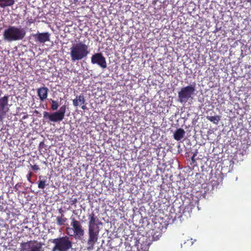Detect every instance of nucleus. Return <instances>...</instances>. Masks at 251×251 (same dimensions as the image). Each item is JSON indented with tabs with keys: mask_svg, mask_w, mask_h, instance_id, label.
Masks as SVG:
<instances>
[{
	"mask_svg": "<svg viewBox=\"0 0 251 251\" xmlns=\"http://www.w3.org/2000/svg\"><path fill=\"white\" fill-rule=\"evenodd\" d=\"M88 240L87 244L89 246L88 249L92 250L95 244L97 242L100 232L99 226L102 223L99 220L98 217L94 212H92L88 216Z\"/></svg>",
	"mask_w": 251,
	"mask_h": 251,
	"instance_id": "f257e3e1",
	"label": "nucleus"
},
{
	"mask_svg": "<svg viewBox=\"0 0 251 251\" xmlns=\"http://www.w3.org/2000/svg\"><path fill=\"white\" fill-rule=\"evenodd\" d=\"M26 35V30L20 26L9 25L3 32V39L7 42L23 40Z\"/></svg>",
	"mask_w": 251,
	"mask_h": 251,
	"instance_id": "f03ea898",
	"label": "nucleus"
},
{
	"mask_svg": "<svg viewBox=\"0 0 251 251\" xmlns=\"http://www.w3.org/2000/svg\"><path fill=\"white\" fill-rule=\"evenodd\" d=\"M70 51L71 59L74 62L85 58L90 52L89 46L82 42L74 44Z\"/></svg>",
	"mask_w": 251,
	"mask_h": 251,
	"instance_id": "7ed1b4c3",
	"label": "nucleus"
},
{
	"mask_svg": "<svg viewBox=\"0 0 251 251\" xmlns=\"http://www.w3.org/2000/svg\"><path fill=\"white\" fill-rule=\"evenodd\" d=\"M71 226L66 228V233L69 236L80 239L84 235V229L80 221L75 217H71Z\"/></svg>",
	"mask_w": 251,
	"mask_h": 251,
	"instance_id": "20e7f679",
	"label": "nucleus"
},
{
	"mask_svg": "<svg viewBox=\"0 0 251 251\" xmlns=\"http://www.w3.org/2000/svg\"><path fill=\"white\" fill-rule=\"evenodd\" d=\"M51 242L54 244L51 251H69L73 246L70 237L67 235L53 239Z\"/></svg>",
	"mask_w": 251,
	"mask_h": 251,
	"instance_id": "39448f33",
	"label": "nucleus"
},
{
	"mask_svg": "<svg viewBox=\"0 0 251 251\" xmlns=\"http://www.w3.org/2000/svg\"><path fill=\"white\" fill-rule=\"evenodd\" d=\"M195 85L191 84L181 88L178 93V100L181 103H185L192 99V95L195 92Z\"/></svg>",
	"mask_w": 251,
	"mask_h": 251,
	"instance_id": "423d86ee",
	"label": "nucleus"
},
{
	"mask_svg": "<svg viewBox=\"0 0 251 251\" xmlns=\"http://www.w3.org/2000/svg\"><path fill=\"white\" fill-rule=\"evenodd\" d=\"M66 110V106L64 105L60 107L58 111L55 112L49 113L44 111L43 112V117L45 119H48L50 122H60L64 118Z\"/></svg>",
	"mask_w": 251,
	"mask_h": 251,
	"instance_id": "0eeeda50",
	"label": "nucleus"
},
{
	"mask_svg": "<svg viewBox=\"0 0 251 251\" xmlns=\"http://www.w3.org/2000/svg\"><path fill=\"white\" fill-rule=\"evenodd\" d=\"M42 245L35 240H31L21 244V251H41Z\"/></svg>",
	"mask_w": 251,
	"mask_h": 251,
	"instance_id": "6e6552de",
	"label": "nucleus"
},
{
	"mask_svg": "<svg viewBox=\"0 0 251 251\" xmlns=\"http://www.w3.org/2000/svg\"><path fill=\"white\" fill-rule=\"evenodd\" d=\"M9 96L6 95L0 98V122H2L6 113L8 111L7 107Z\"/></svg>",
	"mask_w": 251,
	"mask_h": 251,
	"instance_id": "1a4fd4ad",
	"label": "nucleus"
},
{
	"mask_svg": "<svg viewBox=\"0 0 251 251\" xmlns=\"http://www.w3.org/2000/svg\"><path fill=\"white\" fill-rule=\"evenodd\" d=\"M32 36L37 43H44L50 41V34L49 32L37 33Z\"/></svg>",
	"mask_w": 251,
	"mask_h": 251,
	"instance_id": "9d476101",
	"label": "nucleus"
},
{
	"mask_svg": "<svg viewBox=\"0 0 251 251\" xmlns=\"http://www.w3.org/2000/svg\"><path fill=\"white\" fill-rule=\"evenodd\" d=\"M48 92L49 89L46 87H42L38 89V96L41 101H43L47 98Z\"/></svg>",
	"mask_w": 251,
	"mask_h": 251,
	"instance_id": "9b49d317",
	"label": "nucleus"
},
{
	"mask_svg": "<svg viewBox=\"0 0 251 251\" xmlns=\"http://www.w3.org/2000/svg\"><path fill=\"white\" fill-rule=\"evenodd\" d=\"M91 63H106V61L101 53H97L92 55Z\"/></svg>",
	"mask_w": 251,
	"mask_h": 251,
	"instance_id": "f8f14e48",
	"label": "nucleus"
},
{
	"mask_svg": "<svg viewBox=\"0 0 251 251\" xmlns=\"http://www.w3.org/2000/svg\"><path fill=\"white\" fill-rule=\"evenodd\" d=\"M85 102V99L83 94L76 96L75 99L73 100V105L75 107L84 104Z\"/></svg>",
	"mask_w": 251,
	"mask_h": 251,
	"instance_id": "ddd939ff",
	"label": "nucleus"
},
{
	"mask_svg": "<svg viewBox=\"0 0 251 251\" xmlns=\"http://www.w3.org/2000/svg\"><path fill=\"white\" fill-rule=\"evenodd\" d=\"M185 131L182 128L177 129L174 134V138L177 141L180 140L185 135Z\"/></svg>",
	"mask_w": 251,
	"mask_h": 251,
	"instance_id": "4468645a",
	"label": "nucleus"
},
{
	"mask_svg": "<svg viewBox=\"0 0 251 251\" xmlns=\"http://www.w3.org/2000/svg\"><path fill=\"white\" fill-rule=\"evenodd\" d=\"M16 0H0V8H5L13 6Z\"/></svg>",
	"mask_w": 251,
	"mask_h": 251,
	"instance_id": "2eb2a0df",
	"label": "nucleus"
},
{
	"mask_svg": "<svg viewBox=\"0 0 251 251\" xmlns=\"http://www.w3.org/2000/svg\"><path fill=\"white\" fill-rule=\"evenodd\" d=\"M39 180L38 182V187L39 189H43L45 188L47 184V179L43 178L42 176L39 177Z\"/></svg>",
	"mask_w": 251,
	"mask_h": 251,
	"instance_id": "dca6fc26",
	"label": "nucleus"
},
{
	"mask_svg": "<svg viewBox=\"0 0 251 251\" xmlns=\"http://www.w3.org/2000/svg\"><path fill=\"white\" fill-rule=\"evenodd\" d=\"M67 221V219L63 214H62L60 216H58L56 218V224L57 225L60 226L64 225Z\"/></svg>",
	"mask_w": 251,
	"mask_h": 251,
	"instance_id": "f3484780",
	"label": "nucleus"
},
{
	"mask_svg": "<svg viewBox=\"0 0 251 251\" xmlns=\"http://www.w3.org/2000/svg\"><path fill=\"white\" fill-rule=\"evenodd\" d=\"M206 118L208 121L215 125H217L219 123L221 118L220 116L219 115L214 116H206Z\"/></svg>",
	"mask_w": 251,
	"mask_h": 251,
	"instance_id": "a211bd4d",
	"label": "nucleus"
},
{
	"mask_svg": "<svg viewBox=\"0 0 251 251\" xmlns=\"http://www.w3.org/2000/svg\"><path fill=\"white\" fill-rule=\"evenodd\" d=\"M137 249L138 250L141 249L142 251H147L149 249V245L146 244H140L139 242L137 244Z\"/></svg>",
	"mask_w": 251,
	"mask_h": 251,
	"instance_id": "6ab92c4d",
	"label": "nucleus"
},
{
	"mask_svg": "<svg viewBox=\"0 0 251 251\" xmlns=\"http://www.w3.org/2000/svg\"><path fill=\"white\" fill-rule=\"evenodd\" d=\"M59 107L58 102L54 100H51V108L52 110H56Z\"/></svg>",
	"mask_w": 251,
	"mask_h": 251,
	"instance_id": "aec40b11",
	"label": "nucleus"
},
{
	"mask_svg": "<svg viewBox=\"0 0 251 251\" xmlns=\"http://www.w3.org/2000/svg\"><path fill=\"white\" fill-rule=\"evenodd\" d=\"M32 176H33V174L31 172H29L28 173L27 175H26L27 179L30 183H32V182L31 181V179Z\"/></svg>",
	"mask_w": 251,
	"mask_h": 251,
	"instance_id": "412c9836",
	"label": "nucleus"
},
{
	"mask_svg": "<svg viewBox=\"0 0 251 251\" xmlns=\"http://www.w3.org/2000/svg\"><path fill=\"white\" fill-rule=\"evenodd\" d=\"M31 169L35 171H38L40 170V168L38 165L35 164L34 165H30Z\"/></svg>",
	"mask_w": 251,
	"mask_h": 251,
	"instance_id": "4be33fe9",
	"label": "nucleus"
},
{
	"mask_svg": "<svg viewBox=\"0 0 251 251\" xmlns=\"http://www.w3.org/2000/svg\"><path fill=\"white\" fill-rule=\"evenodd\" d=\"M34 22V20L32 18H27L26 21V25H30L31 24H32Z\"/></svg>",
	"mask_w": 251,
	"mask_h": 251,
	"instance_id": "5701e85b",
	"label": "nucleus"
},
{
	"mask_svg": "<svg viewBox=\"0 0 251 251\" xmlns=\"http://www.w3.org/2000/svg\"><path fill=\"white\" fill-rule=\"evenodd\" d=\"M77 199L75 198H72L70 199V203L71 204L73 205L76 203Z\"/></svg>",
	"mask_w": 251,
	"mask_h": 251,
	"instance_id": "b1692460",
	"label": "nucleus"
},
{
	"mask_svg": "<svg viewBox=\"0 0 251 251\" xmlns=\"http://www.w3.org/2000/svg\"><path fill=\"white\" fill-rule=\"evenodd\" d=\"M102 68H105L106 67L107 64H98Z\"/></svg>",
	"mask_w": 251,
	"mask_h": 251,
	"instance_id": "393cba45",
	"label": "nucleus"
},
{
	"mask_svg": "<svg viewBox=\"0 0 251 251\" xmlns=\"http://www.w3.org/2000/svg\"><path fill=\"white\" fill-rule=\"evenodd\" d=\"M196 155V154L195 153L194 154V155H193V156L191 157V160L193 162H194L195 161V156Z\"/></svg>",
	"mask_w": 251,
	"mask_h": 251,
	"instance_id": "a878e982",
	"label": "nucleus"
},
{
	"mask_svg": "<svg viewBox=\"0 0 251 251\" xmlns=\"http://www.w3.org/2000/svg\"><path fill=\"white\" fill-rule=\"evenodd\" d=\"M59 212L62 214H63V213L64 212L62 208H60L59 209Z\"/></svg>",
	"mask_w": 251,
	"mask_h": 251,
	"instance_id": "bb28decb",
	"label": "nucleus"
},
{
	"mask_svg": "<svg viewBox=\"0 0 251 251\" xmlns=\"http://www.w3.org/2000/svg\"><path fill=\"white\" fill-rule=\"evenodd\" d=\"M81 108L83 110H85L86 109V106L85 105L82 104Z\"/></svg>",
	"mask_w": 251,
	"mask_h": 251,
	"instance_id": "cd10ccee",
	"label": "nucleus"
},
{
	"mask_svg": "<svg viewBox=\"0 0 251 251\" xmlns=\"http://www.w3.org/2000/svg\"><path fill=\"white\" fill-rule=\"evenodd\" d=\"M74 0V3H76L78 1V0Z\"/></svg>",
	"mask_w": 251,
	"mask_h": 251,
	"instance_id": "c85d7f7f",
	"label": "nucleus"
},
{
	"mask_svg": "<svg viewBox=\"0 0 251 251\" xmlns=\"http://www.w3.org/2000/svg\"><path fill=\"white\" fill-rule=\"evenodd\" d=\"M25 118H26L25 116H24L23 118L25 119Z\"/></svg>",
	"mask_w": 251,
	"mask_h": 251,
	"instance_id": "c756f323",
	"label": "nucleus"
}]
</instances>
